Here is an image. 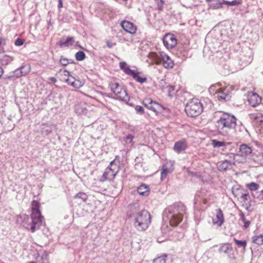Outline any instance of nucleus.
<instances>
[{"label":"nucleus","mask_w":263,"mask_h":263,"mask_svg":"<svg viewBox=\"0 0 263 263\" xmlns=\"http://www.w3.org/2000/svg\"><path fill=\"white\" fill-rule=\"evenodd\" d=\"M186 208L181 203H175L165 209L163 213L164 220H168L172 226H177L182 220Z\"/></svg>","instance_id":"obj_1"},{"label":"nucleus","mask_w":263,"mask_h":263,"mask_svg":"<svg viewBox=\"0 0 263 263\" xmlns=\"http://www.w3.org/2000/svg\"><path fill=\"white\" fill-rule=\"evenodd\" d=\"M236 125V118L228 113H223L215 122V127L219 134L227 136Z\"/></svg>","instance_id":"obj_2"},{"label":"nucleus","mask_w":263,"mask_h":263,"mask_svg":"<svg viewBox=\"0 0 263 263\" xmlns=\"http://www.w3.org/2000/svg\"><path fill=\"white\" fill-rule=\"evenodd\" d=\"M39 208L40 205L39 203L33 200L32 202L31 221L28 224V226H30V230L32 233L39 229L43 222L44 217L41 215Z\"/></svg>","instance_id":"obj_3"},{"label":"nucleus","mask_w":263,"mask_h":263,"mask_svg":"<svg viewBox=\"0 0 263 263\" xmlns=\"http://www.w3.org/2000/svg\"><path fill=\"white\" fill-rule=\"evenodd\" d=\"M135 228L139 231H144L151 223V215L146 210H141L132 219Z\"/></svg>","instance_id":"obj_4"},{"label":"nucleus","mask_w":263,"mask_h":263,"mask_svg":"<svg viewBox=\"0 0 263 263\" xmlns=\"http://www.w3.org/2000/svg\"><path fill=\"white\" fill-rule=\"evenodd\" d=\"M203 110V106L200 101L196 98L190 100L185 105V111L191 117H196Z\"/></svg>","instance_id":"obj_5"},{"label":"nucleus","mask_w":263,"mask_h":263,"mask_svg":"<svg viewBox=\"0 0 263 263\" xmlns=\"http://www.w3.org/2000/svg\"><path fill=\"white\" fill-rule=\"evenodd\" d=\"M149 58L153 64L160 65L163 63L164 65L166 64L167 66H174V64L170 57L166 54L151 52Z\"/></svg>","instance_id":"obj_6"},{"label":"nucleus","mask_w":263,"mask_h":263,"mask_svg":"<svg viewBox=\"0 0 263 263\" xmlns=\"http://www.w3.org/2000/svg\"><path fill=\"white\" fill-rule=\"evenodd\" d=\"M111 91L116 95L117 99L127 102L129 101V97L125 89L123 88L117 83H111L109 84Z\"/></svg>","instance_id":"obj_7"},{"label":"nucleus","mask_w":263,"mask_h":263,"mask_svg":"<svg viewBox=\"0 0 263 263\" xmlns=\"http://www.w3.org/2000/svg\"><path fill=\"white\" fill-rule=\"evenodd\" d=\"M120 68L125 74L132 77L136 82L140 84L146 82L147 78L143 72L132 70L129 67H120Z\"/></svg>","instance_id":"obj_8"},{"label":"nucleus","mask_w":263,"mask_h":263,"mask_svg":"<svg viewBox=\"0 0 263 263\" xmlns=\"http://www.w3.org/2000/svg\"><path fill=\"white\" fill-rule=\"evenodd\" d=\"M115 161L113 160L110 163V166L107 167L104 172L100 180L104 181L106 180H111L115 177L118 171V167L114 165Z\"/></svg>","instance_id":"obj_9"},{"label":"nucleus","mask_w":263,"mask_h":263,"mask_svg":"<svg viewBox=\"0 0 263 263\" xmlns=\"http://www.w3.org/2000/svg\"><path fill=\"white\" fill-rule=\"evenodd\" d=\"M143 103L145 107L155 112H161L162 110L166 109L165 107L156 102L153 101V100L149 98H145L143 100Z\"/></svg>","instance_id":"obj_10"},{"label":"nucleus","mask_w":263,"mask_h":263,"mask_svg":"<svg viewBox=\"0 0 263 263\" xmlns=\"http://www.w3.org/2000/svg\"><path fill=\"white\" fill-rule=\"evenodd\" d=\"M215 98L220 101L227 102L231 99V96L230 93L229 88L227 87L224 89L219 88L214 93Z\"/></svg>","instance_id":"obj_11"},{"label":"nucleus","mask_w":263,"mask_h":263,"mask_svg":"<svg viewBox=\"0 0 263 263\" xmlns=\"http://www.w3.org/2000/svg\"><path fill=\"white\" fill-rule=\"evenodd\" d=\"M163 43L167 49H172L176 45L177 39L174 34L167 33L163 38Z\"/></svg>","instance_id":"obj_12"},{"label":"nucleus","mask_w":263,"mask_h":263,"mask_svg":"<svg viewBox=\"0 0 263 263\" xmlns=\"http://www.w3.org/2000/svg\"><path fill=\"white\" fill-rule=\"evenodd\" d=\"M122 28L127 32L130 34H135L137 31V26L133 23L123 20L121 22Z\"/></svg>","instance_id":"obj_13"},{"label":"nucleus","mask_w":263,"mask_h":263,"mask_svg":"<svg viewBox=\"0 0 263 263\" xmlns=\"http://www.w3.org/2000/svg\"><path fill=\"white\" fill-rule=\"evenodd\" d=\"M90 108V106L84 102H80L75 106V112L78 115H86Z\"/></svg>","instance_id":"obj_14"},{"label":"nucleus","mask_w":263,"mask_h":263,"mask_svg":"<svg viewBox=\"0 0 263 263\" xmlns=\"http://www.w3.org/2000/svg\"><path fill=\"white\" fill-rule=\"evenodd\" d=\"M248 101L253 107H255L261 102V97L256 93L250 92L248 96Z\"/></svg>","instance_id":"obj_15"},{"label":"nucleus","mask_w":263,"mask_h":263,"mask_svg":"<svg viewBox=\"0 0 263 263\" xmlns=\"http://www.w3.org/2000/svg\"><path fill=\"white\" fill-rule=\"evenodd\" d=\"M140 205L138 203H134L128 206L127 215L129 218L133 219L135 216L140 212Z\"/></svg>","instance_id":"obj_16"},{"label":"nucleus","mask_w":263,"mask_h":263,"mask_svg":"<svg viewBox=\"0 0 263 263\" xmlns=\"http://www.w3.org/2000/svg\"><path fill=\"white\" fill-rule=\"evenodd\" d=\"M213 223L218 226H221L224 222V217L222 211L220 209L216 210V215L213 218Z\"/></svg>","instance_id":"obj_17"},{"label":"nucleus","mask_w":263,"mask_h":263,"mask_svg":"<svg viewBox=\"0 0 263 263\" xmlns=\"http://www.w3.org/2000/svg\"><path fill=\"white\" fill-rule=\"evenodd\" d=\"M232 250L233 248L231 243H223L220 245L218 252L220 253H224L227 256H230Z\"/></svg>","instance_id":"obj_18"},{"label":"nucleus","mask_w":263,"mask_h":263,"mask_svg":"<svg viewBox=\"0 0 263 263\" xmlns=\"http://www.w3.org/2000/svg\"><path fill=\"white\" fill-rule=\"evenodd\" d=\"M30 71V67H20L13 71V75L12 76L19 78L25 76Z\"/></svg>","instance_id":"obj_19"},{"label":"nucleus","mask_w":263,"mask_h":263,"mask_svg":"<svg viewBox=\"0 0 263 263\" xmlns=\"http://www.w3.org/2000/svg\"><path fill=\"white\" fill-rule=\"evenodd\" d=\"M58 78L60 79V80L62 81H65L66 82H68L71 80L70 76H71L69 71L64 70V69H60L56 74Z\"/></svg>","instance_id":"obj_20"},{"label":"nucleus","mask_w":263,"mask_h":263,"mask_svg":"<svg viewBox=\"0 0 263 263\" xmlns=\"http://www.w3.org/2000/svg\"><path fill=\"white\" fill-rule=\"evenodd\" d=\"M74 43V37L72 36L67 37L66 39L64 37L58 42V44L61 47H69L72 45Z\"/></svg>","instance_id":"obj_21"},{"label":"nucleus","mask_w":263,"mask_h":263,"mask_svg":"<svg viewBox=\"0 0 263 263\" xmlns=\"http://www.w3.org/2000/svg\"><path fill=\"white\" fill-rule=\"evenodd\" d=\"M233 130H235L236 134L238 135V138L243 136L247 133V129L241 122H239L238 124L236 123V125L233 128Z\"/></svg>","instance_id":"obj_22"},{"label":"nucleus","mask_w":263,"mask_h":263,"mask_svg":"<svg viewBox=\"0 0 263 263\" xmlns=\"http://www.w3.org/2000/svg\"><path fill=\"white\" fill-rule=\"evenodd\" d=\"M187 147V144L185 141L181 140L176 142L174 146V151L177 153H180L184 151Z\"/></svg>","instance_id":"obj_23"},{"label":"nucleus","mask_w":263,"mask_h":263,"mask_svg":"<svg viewBox=\"0 0 263 263\" xmlns=\"http://www.w3.org/2000/svg\"><path fill=\"white\" fill-rule=\"evenodd\" d=\"M239 152L241 155L247 156L252 153V149L251 147L246 144H241L239 146Z\"/></svg>","instance_id":"obj_24"},{"label":"nucleus","mask_w":263,"mask_h":263,"mask_svg":"<svg viewBox=\"0 0 263 263\" xmlns=\"http://www.w3.org/2000/svg\"><path fill=\"white\" fill-rule=\"evenodd\" d=\"M70 79L67 83L76 88H79L84 84L82 81L75 79L72 76H70Z\"/></svg>","instance_id":"obj_25"},{"label":"nucleus","mask_w":263,"mask_h":263,"mask_svg":"<svg viewBox=\"0 0 263 263\" xmlns=\"http://www.w3.org/2000/svg\"><path fill=\"white\" fill-rule=\"evenodd\" d=\"M211 144L214 148H218L222 146L226 147L227 145L231 144V143L224 141H219L217 140L214 139L211 140Z\"/></svg>","instance_id":"obj_26"},{"label":"nucleus","mask_w":263,"mask_h":263,"mask_svg":"<svg viewBox=\"0 0 263 263\" xmlns=\"http://www.w3.org/2000/svg\"><path fill=\"white\" fill-rule=\"evenodd\" d=\"M148 191V186L144 184H141L137 188V192L141 195L144 196L147 195Z\"/></svg>","instance_id":"obj_27"},{"label":"nucleus","mask_w":263,"mask_h":263,"mask_svg":"<svg viewBox=\"0 0 263 263\" xmlns=\"http://www.w3.org/2000/svg\"><path fill=\"white\" fill-rule=\"evenodd\" d=\"M51 127L50 126L46 123L42 124L41 126V132L42 135L44 136L48 135L51 133Z\"/></svg>","instance_id":"obj_28"},{"label":"nucleus","mask_w":263,"mask_h":263,"mask_svg":"<svg viewBox=\"0 0 263 263\" xmlns=\"http://www.w3.org/2000/svg\"><path fill=\"white\" fill-rule=\"evenodd\" d=\"M232 165V163L230 161L225 160L220 164L218 166V170L219 171H226Z\"/></svg>","instance_id":"obj_29"},{"label":"nucleus","mask_w":263,"mask_h":263,"mask_svg":"<svg viewBox=\"0 0 263 263\" xmlns=\"http://www.w3.org/2000/svg\"><path fill=\"white\" fill-rule=\"evenodd\" d=\"M252 242L257 245H263V233L252 237Z\"/></svg>","instance_id":"obj_30"},{"label":"nucleus","mask_w":263,"mask_h":263,"mask_svg":"<svg viewBox=\"0 0 263 263\" xmlns=\"http://www.w3.org/2000/svg\"><path fill=\"white\" fill-rule=\"evenodd\" d=\"M153 261L154 263H170L166 255L158 257L154 259Z\"/></svg>","instance_id":"obj_31"},{"label":"nucleus","mask_w":263,"mask_h":263,"mask_svg":"<svg viewBox=\"0 0 263 263\" xmlns=\"http://www.w3.org/2000/svg\"><path fill=\"white\" fill-rule=\"evenodd\" d=\"M74 198L86 202L88 199V196L85 193L80 192L74 196Z\"/></svg>","instance_id":"obj_32"},{"label":"nucleus","mask_w":263,"mask_h":263,"mask_svg":"<svg viewBox=\"0 0 263 263\" xmlns=\"http://www.w3.org/2000/svg\"><path fill=\"white\" fill-rule=\"evenodd\" d=\"M13 60L12 57L5 55L1 59L2 66H5L10 64V62Z\"/></svg>","instance_id":"obj_33"},{"label":"nucleus","mask_w":263,"mask_h":263,"mask_svg":"<svg viewBox=\"0 0 263 263\" xmlns=\"http://www.w3.org/2000/svg\"><path fill=\"white\" fill-rule=\"evenodd\" d=\"M75 57L77 60L82 61L85 58V54L82 51H79L76 53Z\"/></svg>","instance_id":"obj_34"},{"label":"nucleus","mask_w":263,"mask_h":263,"mask_svg":"<svg viewBox=\"0 0 263 263\" xmlns=\"http://www.w3.org/2000/svg\"><path fill=\"white\" fill-rule=\"evenodd\" d=\"M234 241L235 244L239 247H243L245 249L247 246V241L246 240H239L234 238Z\"/></svg>","instance_id":"obj_35"},{"label":"nucleus","mask_w":263,"mask_h":263,"mask_svg":"<svg viewBox=\"0 0 263 263\" xmlns=\"http://www.w3.org/2000/svg\"><path fill=\"white\" fill-rule=\"evenodd\" d=\"M169 172H170L169 170L166 166H163L161 173V179L162 180H164Z\"/></svg>","instance_id":"obj_36"},{"label":"nucleus","mask_w":263,"mask_h":263,"mask_svg":"<svg viewBox=\"0 0 263 263\" xmlns=\"http://www.w3.org/2000/svg\"><path fill=\"white\" fill-rule=\"evenodd\" d=\"M248 187L251 191H256L259 187V185L256 183L251 182L248 184Z\"/></svg>","instance_id":"obj_37"},{"label":"nucleus","mask_w":263,"mask_h":263,"mask_svg":"<svg viewBox=\"0 0 263 263\" xmlns=\"http://www.w3.org/2000/svg\"><path fill=\"white\" fill-rule=\"evenodd\" d=\"M60 62L62 66H67L68 64L73 62L72 60H68L63 58H61Z\"/></svg>","instance_id":"obj_38"},{"label":"nucleus","mask_w":263,"mask_h":263,"mask_svg":"<svg viewBox=\"0 0 263 263\" xmlns=\"http://www.w3.org/2000/svg\"><path fill=\"white\" fill-rule=\"evenodd\" d=\"M223 2H225L226 5H228L229 6H236L240 4L241 0H234L231 2L223 1Z\"/></svg>","instance_id":"obj_39"},{"label":"nucleus","mask_w":263,"mask_h":263,"mask_svg":"<svg viewBox=\"0 0 263 263\" xmlns=\"http://www.w3.org/2000/svg\"><path fill=\"white\" fill-rule=\"evenodd\" d=\"M223 4H225L223 1L222 2L216 1L212 4V6L215 9H219L222 8Z\"/></svg>","instance_id":"obj_40"},{"label":"nucleus","mask_w":263,"mask_h":263,"mask_svg":"<svg viewBox=\"0 0 263 263\" xmlns=\"http://www.w3.org/2000/svg\"><path fill=\"white\" fill-rule=\"evenodd\" d=\"M252 60H253V58L251 55H249L248 57L247 58V59H243V58H241V60L242 61L241 64H244L246 65H249L251 63Z\"/></svg>","instance_id":"obj_41"},{"label":"nucleus","mask_w":263,"mask_h":263,"mask_svg":"<svg viewBox=\"0 0 263 263\" xmlns=\"http://www.w3.org/2000/svg\"><path fill=\"white\" fill-rule=\"evenodd\" d=\"M136 112L140 115H143L144 113V108L140 105H136L135 107Z\"/></svg>","instance_id":"obj_42"},{"label":"nucleus","mask_w":263,"mask_h":263,"mask_svg":"<svg viewBox=\"0 0 263 263\" xmlns=\"http://www.w3.org/2000/svg\"><path fill=\"white\" fill-rule=\"evenodd\" d=\"M155 2L157 4L158 9L160 11L162 10L163 9V5L164 3L163 0H155Z\"/></svg>","instance_id":"obj_43"},{"label":"nucleus","mask_w":263,"mask_h":263,"mask_svg":"<svg viewBox=\"0 0 263 263\" xmlns=\"http://www.w3.org/2000/svg\"><path fill=\"white\" fill-rule=\"evenodd\" d=\"M176 92L175 91L174 86H170L168 89V95L169 97H172L175 95Z\"/></svg>","instance_id":"obj_44"},{"label":"nucleus","mask_w":263,"mask_h":263,"mask_svg":"<svg viewBox=\"0 0 263 263\" xmlns=\"http://www.w3.org/2000/svg\"><path fill=\"white\" fill-rule=\"evenodd\" d=\"M134 138V136L133 135L128 134L125 138V141L127 143H131L133 141V140Z\"/></svg>","instance_id":"obj_45"},{"label":"nucleus","mask_w":263,"mask_h":263,"mask_svg":"<svg viewBox=\"0 0 263 263\" xmlns=\"http://www.w3.org/2000/svg\"><path fill=\"white\" fill-rule=\"evenodd\" d=\"M24 43V41L21 39V38H17L16 39V40L15 41V45L16 46H21L22 45H23Z\"/></svg>","instance_id":"obj_46"},{"label":"nucleus","mask_w":263,"mask_h":263,"mask_svg":"<svg viewBox=\"0 0 263 263\" xmlns=\"http://www.w3.org/2000/svg\"><path fill=\"white\" fill-rule=\"evenodd\" d=\"M253 196L254 198H256L258 199L259 200H263V190L261 191L257 196L253 194Z\"/></svg>","instance_id":"obj_47"},{"label":"nucleus","mask_w":263,"mask_h":263,"mask_svg":"<svg viewBox=\"0 0 263 263\" xmlns=\"http://www.w3.org/2000/svg\"><path fill=\"white\" fill-rule=\"evenodd\" d=\"M227 68H223V70H221V73L224 76L229 75L230 73L229 70V67H227Z\"/></svg>","instance_id":"obj_48"},{"label":"nucleus","mask_w":263,"mask_h":263,"mask_svg":"<svg viewBox=\"0 0 263 263\" xmlns=\"http://www.w3.org/2000/svg\"><path fill=\"white\" fill-rule=\"evenodd\" d=\"M241 198L244 201L248 200V199L249 198V195L248 193L243 194H242Z\"/></svg>","instance_id":"obj_49"},{"label":"nucleus","mask_w":263,"mask_h":263,"mask_svg":"<svg viewBox=\"0 0 263 263\" xmlns=\"http://www.w3.org/2000/svg\"><path fill=\"white\" fill-rule=\"evenodd\" d=\"M239 215L240 217V220H241L243 222H244L247 220L245 218V214L242 212H241L240 213Z\"/></svg>","instance_id":"obj_50"},{"label":"nucleus","mask_w":263,"mask_h":263,"mask_svg":"<svg viewBox=\"0 0 263 263\" xmlns=\"http://www.w3.org/2000/svg\"><path fill=\"white\" fill-rule=\"evenodd\" d=\"M243 223H244V225H243L244 229L248 228L250 224V222L249 220H247L246 221L244 222Z\"/></svg>","instance_id":"obj_51"},{"label":"nucleus","mask_w":263,"mask_h":263,"mask_svg":"<svg viewBox=\"0 0 263 263\" xmlns=\"http://www.w3.org/2000/svg\"><path fill=\"white\" fill-rule=\"evenodd\" d=\"M48 80L53 83H55L57 81V79L54 77H50L48 78Z\"/></svg>","instance_id":"obj_52"},{"label":"nucleus","mask_w":263,"mask_h":263,"mask_svg":"<svg viewBox=\"0 0 263 263\" xmlns=\"http://www.w3.org/2000/svg\"><path fill=\"white\" fill-rule=\"evenodd\" d=\"M114 45H115V44L112 43L111 42H109V41L107 42V46L109 48L112 47Z\"/></svg>","instance_id":"obj_53"},{"label":"nucleus","mask_w":263,"mask_h":263,"mask_svg":"<svg viewBox=\"0 0 263 263\" xmlns=\"http://www.w3.org/2000/svg\"><path fill=\"white\" fill-rule=\"evenodd\" d=\"M233 155V159L236 161L238 162V157H239V155L238 154H232Z\"/></svg>","instance_id":"obj_54"},{"label":"nucleus","mask_w":263,"mask_h":263,"mask_svg":"<svg viewBox=\"0 0 263 263\" xmlns=\"http://www.w3.org/2000/svg\"><path fill=\"white\" fill-rule=\"evenodd\" d=\"M212 104L211 102V101L209 99H207V107L208 108H210L212 107Z\"/></svg>","instance_id":"obj_55"},{"label":"nucleus","mask_w":263,"mask_h":263,"mask_svg":"<svg viewBox=\"0 0 263 263\" xmlns=\"http://www.w3.org/2000/svg\"><path fill=\"white\" fill-rule=\"evenodd\" d=\"M59 4H58V8H61L63 7V3L62 0H58Z\"/></svg>","instance_id":"obj_56"},{"label":"nucleus","mask_w":263,"mask_h":263,"mask_svg":"<svg viewBox=\"0 0 263 263\" xmlns=\"http://www.w3.org/2000/svg\"><path fill=\"white\" fill-rule=\"evenodd\" d=\"M216 87V85H213L210 87V91L211 92L212 91H214L215 88Z\"/></svg>","instance_id":"obj_57"},{"label":"nucleus","mask_w":263,"mask_h":263,"mask_svg":"<svg viewBox=\"0 0 263 263\" xmlns=\"http://www.w3.org/2000/svg\"><path fill=\"white\" fill-rule=\"evenodd\" d=\"M119 66H127L125 62H120L119 63Z\"/></svg>","instance_id":"obj_58"},{"label":"nucleus","mask_w":263,"mask_h":263,"mask_svg":"<svg viewBox=\"0 0 263 263\" xmlns=\"http://www.w3.org/2000/svg\"><path fill=\"white\" fill-rule=\"evenodd\" d=\"M3 73V69H2V67H0V77L2 76Z\"/></svg>","instance_id":"obj_59"},{"label":"nucleus","mask_w":263,"mask_h":263,"mask_svg":"<svg viewBox=\"0 0 263 263\" xmlns=\"http://www.w3.org/2000/svg\"><path fill=\"white\" fill-rule=\"evenodd\" d=\"M198 197V195L197 194H196L195 197V200L196 201L198 200V199H197Z\"/></svg>","instance_id":"obj_60"},{"label":"nucleus","mask_w":263,"mask_h":263,"mask_svg":"<svg viewBox=\"0 0 263 263\" xmlns=\"http://www.w3.org/2000/svg\"><path fill=\"white\" fill-rule=\"evenodd\" d=\"M203 203L206 204V200L205 199H203L202 200Z\"/></svg>","instance_id":"obj_61"},{"label":"nucleus","mask_w":263,"mask_h":263,"mask_svg":"<svg viewBox=\"0 0 263 263\" xmlns=\"http://www.w3.org/2000/svg\"><path fill=\"white\" fill-rule=\"evenodd\" d=\"M4 41V39L3 38L0 37V45L2 43V42Z\"/></svg>","instance_id":"obj_62"},{"label":"nucleus","mask_w":263,"mask_h":263,"mask_svg":"<svg viewBox=\"0 0 263 263\" xmlns=\"http://www.w3.org/2000/svg\"><path fill=\"white\" fill-rule=\"evenodd\" d=\"M165 67L166 68H172L173 67L171 66V67Z\"/></svg>","instance_id":"obj_63"},{"label":"nucleus","mask_w":263,"mask_h":263,"mask_svg":"<svg viewBox=\"0 0 263 263\" xmlns=\"http://www.w3.org/2000/svg\"><path fill=\"white\" fill-rule=\"evenodd\" d=\"M29 263H35V262L34 261H31V262H30Z\"/></svg>","instance_id":"obj_64"}]
</instances>
